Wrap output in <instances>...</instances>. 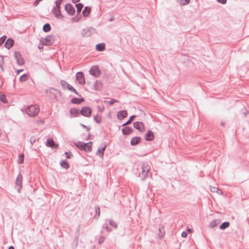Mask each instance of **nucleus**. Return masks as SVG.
<instances>
[{
	"label": "nucleus",
	"instance_id": "57",
	"mask_svg": "<svg viewBox=\"0 0 249 249\" xmlns=\"http://www.w3.org/2000/svg\"><path fill=\"white\" fill-rule=\"evenodd\" d=\"M8 249H15V248L13 246H11L8 248Z\"/></svg>",
	"mask_w": 249,
	"mask_h": 249
},
{
	"label": "nucleus",
	"instance_id": "40",
	"mask_svg": "<svg viewBox=\"0 0 249 249\" xmlns=\"http://www.w3.org/2000/svg\"><path fill=\"white\" fill-rule=\"evenodd\" d=\"M95 212H96V215L95 216L97 215V218H98L100 216V208L98 206H96L95 208Z\"/></svg>",
	"mask_w": 249,
	"mask_h": 249
},
{
	"label": "nucleus",
	"instance_id": "62",
	"mask_svg": "<svg viewBox=\"0 0 249 249\" xmlns=\"http://www.w3.org/2000/svg\"><path fill=\"white\" fill-rule=\"evenodd\" d=\"M38 48H39V49H41L43 48V47L38 46Z\"/></svg>",
	"mask_w": 249,
	"mask_h": 249
},
{
	"label": "nucleus",
	"instance_id": "30",
	"mask_svg": "<svg viewBox=\"0 0 249 249\" xmlns=\"http://www.w3.org/2000/svg\"><path fill=\"white\" fill-rule=\"evenodd\" d=\"M159 237L160 239L162 238L164 234L165 233V231L164 230V227H160L159 228Z\"/></svg>",
	"mask_w": 249,
	"mask_h": 249
},
{
	"label": "nucleus",
	"instance_id": "11",
	"mask_svg": "<svg viewBox=\"0 0 249 249\" xmlns=\"http://www.w3.org/2000/svg\"><path fill=\"white\" fill-rule=\"evenodd\" d=\"M22 176L20 173H19L16 178V185L18 187V193H20V189L22 188Z\"/></svg>",
	"mask_w": 249,
	"mask_h": 249
},
{
	"label": "nucleus",
	"instance_id": "32",
	"mask_svg": "<svg viewBox=\"0 0 249 249\" xmlns=\"http://www.w3.org/2000/svg\"><path fill=\"white\" fill-rule=\"evenodd\" d=\"M83 143H84V142L79 141L78 142H75L74 145L80 150H83V149H84V148H83Z\"/></svg>",
	"mask_w": 249,
	"mask_h": 249
},
{
	"label": "nucleus",
	"instance_id": "10",
	"mask_svg": "<svg viewBox=\"0 0 249 249\" xmlns=\"http://www.w3.org/2000/svg\"><path fill=\"white\" fill-rule=\"evenodd\" d=\"M65 9L68 15L72 16L75 12L74 7L70 3H67L65 5Z\"/></svg>",
	"mask_w": 249,
	"mask_h": 249
},
{
	"label": "nucleus",
	"instance_id": "47",
	"mask_svg": "<svg viewBox=\"0 0 249 249\" xmlns=\"http://www.w3.org/2000/svg\"><path fill=\"white\" fill-rule=\"evenodd\" d=\"M210 190H211V192H216V193H218V191H220V190L218 188L215 187H211Z\"/></svg>",
	"mask_w": 249,
	"mask_h": 249
},
{
	"label": "nucleus",
	"instance_id": "51",
	"mask_svg": "<svg viewBox=\"0 0 249 249\" xmlns=\"http://www.w3.org/2000/svg\"><path fill=\"white\" fill-rule=\"evenodd\" d=\"M103 228H105L107 231H111V229H110L108 226H107V225H103Z\"/></svg>",
	"mask_w": 249,
	"mask_h": 249
},
{
	"label": "nucleus",
	"instance_id": "58",
	"mask_svg": "<svg viewBox=\"0 0 249 249\" xmlns=\"http://www.w3.org/2000/svg\"><path fill=\"white\" fill-rule=\"evenodd\" d=\"M218 194H220L221 195H222L223 194V192L220 190V191H218Z\"/></svg>",
	"mask_w": 249,
	"mask_h": 249
},
{
	"label": "nucleus",
	"instance_id": "63",
	"mask_svg": "<svg viewBox=\"0 0 249 249\" xmlns=\"http://www.w3.org/2000/svg\"><path fill=\"white\" fill-rule=\"evenodd\" d=\"M221 124H222V125H223L224 124L222 123Z\"/></svg>",
	"mask_w": 249,
	"mask_h": 249
},
{
	"label": "nucleus",
	"instance_id": "50",
	"mask_svg": "<svg viewBox=\"0 0 249 249\" xmlns=\"http://www.w3.org/2000/svg\"><path fill=\"white\" fill-rule=\"evenodd\" d=\"M65 154L68 159H71L72 156V154L70 152H65Z\"/></svg>",
	"mask_w": 249,
	"mask_h": 249
},
{
	"label": "nucleus",
	"instance_id": "9",
	"mask_svg": "<svg viewBox=\"0 0 249 249\" xmlns=\"http://www.w3.org/2000/svg\"><path fill=\"white\" fill-rule=\"evenodd\" d=\"M76 79L81 85H83L85 83L84 73L82 71L77 72L76 74Z\"/></svg>",
	"mask_w": 249,
	"mask_h": 249
},
{
	"label": "nucleus",
	"instance_id": "14",
	"mask_svg": "<svg viewBox=\"0 0 249 249\" xmlns=\"http://www.w3.org/2000/svg\"><path fill=\"white\" fill-rule=\"evenodd\" d=\"M127 115V112L125 110H122L118 111L117 114L118 119L122 120L125 118Z\"/></svg>",
	"mask_w": 249,
	"mask_h": 249
},
{
	"label": "nucleus",
	"instance_id": "45",
	"mask_svg": "<svg viewBox=\"0 0 249 249\" xmlns=\"http://www.w3.org/2000/svg\"><path fill=\"white\" fill-rule=\"evenodd\" d=\"M191 0H181L180 1V4L181 5H185L190 3Z\"/></svg>",
	"mask_w": 249,
	"mask_h": 249
},
{
	"label": "nucleus",
	"instance_id": "19",
	"mask_svg": "<svg viewBox=\"0 0 249 249\" xmlns=\"http://www.w3.org/2000/svg\"><path fill=\"white\" fill-rule=\"evenodd\" d=\"M14 41L13 39L9 38L5 42L4 46L7 49H11L14 45Z\"/></svg>",
	"mask_w": 249,
	"mask_h": 249
},
{
	"label": "nucleus",
	"instance_id": "6",
	"mask_svg": "<svg viewBox=\"0 0 249 249\" xmlns=\"http://www.w3.org/2000/svg\"><path fill=\"white\" fill-rule=\"evenodd\" d=\"M15 58L17 64L19 66H22L24 64V60L22 57L20 53L18 52H15L14 53Z\"/></svg>",
	"mask_w": 249,
	"mask_h": 249
},
{
	"label": "nucleus",
	"instance_id": "36",
	"mask_svg": "<svg viewBox=\"0 0 249 249\" xmlns=\"http://www.w3.org/2000/svg\"><path fill=\"white\" fill-rule=\"evenodd\" d=\"M60 165L61 167L65 169H68L69 167V163L65 160H61L60 162Z\"/></svg>",
	"mask_w": 249,
	"mask_h": 249
},
{
	"label": "nucleus",
	"instance_id": "33",
	"mask_svg": "<svg viewBox=\"0 0 249 249\" xmlns=\"http://www.w3.org/2000/svg\"><path fill=\"white\" fill-rule=\"evenodd\" d=\"M136 116L135 115H132L130 117H129V119H128V120H127V121H126L125 123H124V124H123L122 126H124L126 125H128L129 124H130L132 122V121L133 120V119L135 118Z\"/></svg>",
	"mask_w": 249,
	"mask_h": 249
},
{
	"label": "nucleus",
	"instance_id": "37",
	"mask_svg": "<svg viewBox=\"0 0 249 249\" xmlns=\"http://www.w3.org/2000/svg\"><path fill=\"white\" fill-rule=\"evenodd\" d=\"M0 100L3 103H7V100L6 98V96L4 94L0 93Z\"/></svg>",
	"mask_w": 249,
	"mask_h": 249
},
{
	"label": "nucleus",
	"instance_id": "8",
	"mask_svg": "<svg viewBox=\"0 0 249 249\" xmlns=\"http://www.w3.org/2000/svg\"><path fill=\"white\" fill-rule=\"evenodd\" d=\"M89 72L90 74L94 77H98L101 74V71L97 66L91 67Z\"/></svg>",
	"mask_w": 249,
	"mask_h": 249
},
{
	"label": "nucleus",
	"instance_id": "61",
	"mask_svg": "<svg viewBox=\"0 0 249 249\" xmlns=\"http://www.w3.org/2000/svg\"><path fill=\"white\" fill-rule=\"evenodd\" d=\"M86 128L87 129V131H89V127L87 126V127H86Z\"/></svg>",
	"mask_w": 249,
	"mask_h": 249
},
{
	"label": "nucleus",
	"instance_id": "16",
	"mask_svg": "<svg viewBox=\"0 0 249 249\" xmlns=\"http://www.w3.org/2000/svg\"><path fill=\"white\" fill-rule=\"evenodd\" d=\"M46 145L52 148H57L58 144H56L52 138H49L47 140Z\"/></svg>",
	"mask_w": 249,
	"mask_h": 249
},
{
	"label": "nucleus",
	"instance_id": "59",
	"mask_svg": "<svg viewBox=\"0 0 249 249\" xmlns=\"http://www.w3.org/2000/svg\"><path fill=\"white\" fill-rule=\"evenodd\" d=\"M81 125L83 127H84V128H86V127H87V126H86V125H84V124H81Z\"/></svg>",
	"mask_w": 249,
	"mask_h": 249
},
{
	"label": "nucleus",
	"instance_id": "38",
	"mask_svg": "<svg viewBox=\"0 0 249 249\" xmlns=\"http://www.w3.org/2000/svg\"><path fill=\"white\" fill-rule=\"evenodd\" d=\"M28 79V76L26 74H23L19 78V81L21 82L26 81Z\"/></svg>",
	"mask_w": 249,
	"mask_h": 249
},
{
	"label": "nucleus",
	"instance_id": "29",
	"mask_svg": "<svg viewBox=\"0 0 249 249\" xmlns=\"http://www.w3.org/2000/svg\"><path fill=\"white\" fill-rule=\"evenodd\" d=\"M51 30V27L49 23H46L43 26V31L47 33Z\"/></svg>",
	"mask_w": 249,
	"mask_h": 249
},
{
	"label": "nucleus",
	"instance_id": "43",
	"mask_svg": "<svg viewBox=\"0 0 249 249\" xmlns=\"http://www.w3.org/2000/svg\"><path fill=\"white\" fill-rule=\"evenodd\" d=\"M78 238H79V230H77V235L74 238V243L75 245V247L77 246L78 243Z\"/></svg>",
	"mask_w": 249,
	"mask_h": 249
},
{
	"label": "nucleus",
	"instance_id": "3",
	"mask_svg": "<svg viewBox=\"0 0 249 249\" xmlns=\"http://www.w3.org/2000/svg\"><path fill=\"white\" fill-rule=\"evenodd\" d=\"M40 42L43 45H52L54 43V36L53 35L47 36L45 38H41Z\"/></svg>",
	"mask_w": 249,
	"mask_h": 249
},
{
	"label": "nucleus",
	"instance_id": "28",
	"mask_svg": "<svg viewBox=\"0 0 249 249\" xmlns=\"http://www.w3.org/2000/svg\"><path fill=\"white\" fill-rule=\"evenodd\" d=\"M106 148V145H105L102 147L99 148L97 152V155H98L100 156H103Z\"/></svg>",
	"mask_w": 249,
	"mask_h": 249
},
{
	"label": "nucleus",
	"instance_id": "52",
	"mask_svg": "<svg viewBox=\"0 0 249 249\" xmlns=\"http://www.w3.org/2000/svg\"><path fill=\"white\" fill-rule=\"evenodd\" d=\"M217 1L218 2L221 3L223 4H225L227 2V0H217Z\"/></svg>",
	"mask_w": 249,
	"mask_h": 249
},
{
	"label": "nucleus",
	"instance_id": "25",
	"mask_svg": "<svg viewBox=\"0 0 249 249\" xmlns=\"http://www.w3.org/2000/svg\"><path fill=\"white\" fill-rule=\"evenodd\" d=\"M91 8L89 7L86 6L82 11L83 15L84 17H87L90 13Z\"/></svg>",
	"mask_w": 249,
	"mask_h": 249
},
{
	"label": "nucleus",
	"instance_id": "35",
	"mask_svg": "<svg viewBox=\"0 0 249 249\" xmlns=\"http://www.w3.org/2000/svg\"><path fill=\"white\" fill-rule=\"evenodd\" d=\"M94 120L97 124H100L102 121V117L100 115L97 114L93 117Z\"/></svg>",
	"mask_w": 249,
	"mask_h": 249
},
{
	"label": "nucleus",
	"instance_id": "49",
	"mask_svg": "<svg viewBox=\"0 0 249 249\" xmlns=\"http://www.w3.org/2000/svg\"><path fill=\"white\" fill-rule=\"evenodd\" d=\"M36 141V138L35 136L32 137L30 138V142L32 145H33Z\"/></svg>",
	"mask_w": 249,
	"mask_h": 249
},
{
	"label": "nucleus",
	"instance_id": "34",
	"mask_svg": "<svg viewBox=\"0 0 249 249\" xmlns=\"http://www.w3.org/2000/svg\"><path fill=\"white\" fill-rule=\"evenodd\" d=\"M83 6H84L83 4L81 3H77L75 5V7L77 9V13H79L81 12Z\"/></svg>",
	"mask_w": 249,
	"mask_h": 249
},
{
	"label": "nucleus",
	"instance_id": "55",
	"mask_svg": "<svg viewBox=\"0 0 249 249\" xmlns=\"http://www.w3.org/2000/svg\"><path fill=\"white\" fill-rule=\"evenodd\" d=\"M80 0H72V1L73 2V3H77L79 1H80Z\"/></svg>",
	"mask_w": 249,
	"mask_h": 249
},
{
	"label": "nucleus",
	"instance_id": "2",
	"mask_svg": "<svg viewBox=\"0 0 249 249\" xmlns=\"http://www.w3.org/2000/svg\"><path fill=\"white\" fill-rule=\"evenodd\" d=\"M25 111L29 116L34 117L39 112V108L38 106L31 105L27 107Z\"/></svg>",
	"mask_w": 249,
	"mask_h": 249
},
{
	"label": "nucleus",
	"instance_id": "39",
	"mask_svg": "<svg viewBox=\"0 0 249 249\" xmlns=\"http://www.w3.org/2000/svg\"><path fill=\"white\" fill-rule=\"evenodd\" d=\"M24 161V155L23 154H21L18 156V163H22Z\"/></svg>",
	"mask_w": 249,
	"mask_h": 249
},
{
	"label": "nucleus",
	"instance_id": "56",
	"mask_svg": "<svg viewBox=\"0 0 249 249\" xmlns=\"http://www.w3.org/2000/svg\"><path fill=\"white\" fill-rule=\"evenodd\" d=\"M23 70H19L17 71V73L19 74L21 71H22Z\"/></svg>",
	"mask_w": 249,
	"mask_h": 249
},
{
	"label": "nucleus",
	"instance_id": "27",
	"mask_svg": "<svg viewBox=\"0 0 249 249\" xmlns=\"http://www.w3.org/2000/svg\"><path fill=\"white\" fill-rule=\"evenodd\" d=\"M230 225V223L229 222L225 221L222 223L219 226V228L220 230H224L228 228Z\"/></svg>",
	"mask_w": 249,
	"mask_h": 249
},
{
	"label": "nucleus",
	"instance_id": "22",
	"mask_svg": "<svg viewBox=\"0 0 249 249\" xmlns=\"http://www.w3.org/2000/svg\"><path fill=\"white\" fill-rule=\"evenodd\" d=\"M84 101V99L83 98H73L71 100V103L74 104H80L82 102Z\"/></svg>",
	"mask_w": 249,
	"mask_h": 249
},
{
	"label": "nucleus",
	"instance_id": "1",
	"mask_svg": "<svg viewBox=\"0 0 249 249\" xmlns=\"http://www.w3.org/2000/svg\"><path fill=\"white\" fill-rule=\"evenodd\" d=\"M151 169V167L147 162H144L142 165V171L140 173L139 177L141 178L142 180H144L147 178L148 173Z\"/></svg>",
	"mask_w": 249,
	"mask_h": 249
},
{
	"label": "nucleus",
	"instance_id": "7",
	"mask_svg": "<svg viewBox=\"0 0 249 249\" xmlns=\"http://www.w3.org/2000/svg\"><path fill=\"white\" fill-rule=\"evenodd\" d=\"M94 31L95 29L93 28L88 27L82 30L81 35L83 37H87L90 36Z\"/></svg>",
	"mask_w": 249,
	"mask_h": 249
},
{
	"label": "nucleus",
	"instance_id": "4",
	"mask_svg": "<svg viewBox=\"0 0 249 249\" xmlns=\"http://www.w3.org/2000/svg\"><path fill=\"white\" fill-rule=\"evenodd\" d=\"M60 84L61 86L63 87L64 89H68L70 91L74 92L76 95L81 96V95H79L77 91L75 90V89L69 83H68L66 81L64 80H61L60 81Z\"/></svg>",
	"mask_w": 249,
	"mask_h": 249
},
{
	"label": "nucleus",
	"instance_id": "20",
	"mask_svg": "<svg viewBox=\"0 0 249 249\" xmlns=\"http://www.w3.org/2000/svg\"><path fill=\"white\" fill-rule=\"evenodd\" d=\"M141 140V139L139 137H134L131 139L130 144L132 146L136 145L140 142Z\"/></svg>",
	"mask_w": 249,
	"mask_h": 249
},
{
	"label": "nucleus",
	"instance_id": "26",
	"mask_svg": "<svg viewBox=\"0 0 249 249\" xmlns=\"http://www.w3.org/2000/svg\"><path fill=\"white\" fill-rule=\"evenodd\" d=\"M53 12L56 18H63V16L62 15L61 13L60 9L53 10Z\"/></svg>",
	"mask_w": 249,
	"mask_h": 249
},
{
	"label": "nucleus",
	"instance_id": "13",
	"mask_svg": "<svg viewBox=\"0 0 249 249\" xmlns=\"http://www.w3.org/2000/svg\"><path fill=\"white\" fill-rule=\"evenodd\" d=\"M144 138L145 140L147 141H153L155 138L154 133L152 131L149 130L147 133L145 134Z\"/></svg>",
	"mask_w": 249,
	"mask_h": 249
},
{
	"label": "nucleus",
	"instance_id": "48",
	"mask_svg": "<svg viewBox=\"0 0 249 249\" xmlns=\"http://www.w3.org/2000/svg\"><path fill=\"white\" fill-rule=\"evenodd\" d=\"M105 239V238L104 236H101L98 240V243L99 244H101L102 243H103L104 242Z\"/></svg>",
	"mask_w": 249,
	"mask_h": 249
},
{
	"label": "nucleus",
	"instance_id": "53",
	"mask_svg": "<svg viewBox=\"0 0 249 249\" xmlns=\"http://www.w3.org/2000/svg\"><path fill=\"white\" fill-rule=\"evenodd\" d=\"M187 233L184 231H183L182 233H181V236L182 237H186L187 236Z\"/></svg>",
	"mask_w": 249,
	"mask_h": 249
},
{
	"label": "nucleus",
	"instance_id": "24",
	"mask_svg": "<svg viewBox=\"0 0 249 249\" xmlns=\"http://www.w3.org/2000/svg\"><path fill=\"white\" fill-rule=\"evenodd\" d=\"M70 114L73 117L78 116L80 113L79 110L77 108H71L70 110Z\"/></svg>",
	"mask_w": 249,
	"mask_h": 249
},
{
	"label": "nucleus",
	"instance_id": "17",
	"mask_svg": "<svg viewBox=\"0 0 249 249\" xmlns=\"http://www.w3.org/2000/svg\"><path fill=\"white\" fill-rule=\"evenodd\" d=\"M102 87V83L100 81H96L93 85V89L96 91H101Z\"/></svg>",
	"mask_w": 249,
	"mask_h": 249
},
{
	"label": "nucleus",
	"instance_id": "5",
	"mask_svg": "<svg viewBox=\"0 0 249 249\" xmlns=\"http://www.w3.org/2000/svg\"><path fill=\"white\" fill-rule=\"evenodd\" d=\"M80 112L83 116L89 117L91 116L92 109L89 107H84L81 108Z\"/></svg>",
	"mask_w": 249,
	"mask_h": 249
},
{
	"label": "nucleus",
	"instance_id": "31",
	"mask_svg": "<svg viewBox=\"0 0 249 249\" xmlns=\"http://www.w3.org/2000/svg\"><path fill=\"white\" fill-rule=\"evenodd\" d=\"M62 1L63 0H56L55 2V6L53 7V10L60 9Z\"/></svg>",
	"mask_w": 249,
	"mask_h": 249
},
{
	"label": "nucleus",
	"instance_id": "46",
	"mask_svg": "<svg viewBox=\"0 0 249 249\" xmlns=\"http://www.w3.org/2000/svg\"><path fill=\"white\" fill-rule=\"evenodd\" d=\"M6 37H7L5 36H3L0 38V46L3 44V43L5 41Z\"/></svg>",
	"mask_w": 249,
	"mask_h": 249
},
{
	"label": "nucleus",
	"instance_id": "54",
	"mask_svg": "<svg viewBox=\"0 0 249 249\" xmlns=\"http://www.w3.org/2000/svg\"><path fill=\"white\" fill-rule=\"evenodd\" d=\"M98 108H99V111H100V112H102L104 109V108L103 106L102 107L98 106Z\"/></svg>",
	"mask_w": 249,
	"mask_h": 249
},
{
	"label": "nucleus",
	"instance_id": "18",
	"mask_svg": "<svg viewBox=\"0 0 249 249\" xmlns=\"http://www.w3.org/2000/svg\"><path fill=\"white\" fill-rule=\"evenodd\" d=\"M133 129L130 127L126 126V125L124 126L122 128V133L124 135H127L132 132Z\"/></svg>",
	"mask_w": 249,
	"mask_h": 249
},
{
	"label": "nucleus",
	"instance_id": "44",
	"mask_svg": "<svg viewBox=\"0 0 249 249\" xmlns=\"http://www.w3.org/2000/svg\"><path fill=\"white\" fill-rule=\"evenodd\" d=\"M105 103H108L110 105H113V104H114L115 103H116V102H118V100H115L114 99H112L110 101H105Z\"/></svg>",
	"mask_w": 249,
	"mask_h": 249
},
{
	"label": "nucleus",
	"instance_id": "15",
	"mask_svg": "<svg viewBox=\"0 0 249 249\" xmlns=\"http://www.w3.org/2000/svg\"><path fill=\"white\" fill-rule=\"evenodd\" d=\"M92 142H91L87 143L84 142V143H83V148L84 149H83V150L86 152H89L92 150Z\"/></svg>",
	"mask_w": 249,
	"mask_h": 249
},
{
	"label": "nucleus",
	"instance_id": "23",
	"mask_svg": "<svg viewBox=\"0 0 249 249\" xmlns=\"http://www.w3.org/2000/svg\"><path fill=\"white\" fill-rule=\"evenodd\" d=\"M95 49L99 52H103L105 50V44L104 43L97 44L95 46Z\"/></svg>",
	"mask_w": 249,
	"mask_h": 249
},
{
	"label": "nucleus",
	"instance_id": "41",
	"mask_svg": "<svg viewBox=\"0 0 249 249\" xmlns=\"http://www.w3.org/2000/svg\"><path fill=\"white\" fill-rule=\"evenodd\" d=\"M4 56L2 55H0V67L1 70L3 71V65L4 64Z\"/></svg>",
	"mask_w": 249,
	"mask_h": 249
},
{
	"label": "nucleus",
	"instance_id": "12",
	"mask_svg": "<svg viewBox=\"0 0 249 249\" xmlns=\"http://www.w3.org/2000/svg\"><path fill=\"white\" fill-rule=\"evenodd\" d=\"M134 127L140 132H142L144 129L143 124L141 122H136L133 123Z\"/></svg>",
	"mask_w": 249,
	"mask_h": 249
},
{
	"label": "nucleus",
	"instance_id": "60",
	"mask_svg": "<svg viewBox=\"0 0 249 249\" xmlns=\"http://www.w3.org/2000/svg\"><path fill=\"white\" fill-rule=\"evenodd\" d=\"M114 20V18H111L110 19H109V21H112Z\"/></svg>",
	"mask_w": 249,
	"mask_h": 249
},
{
	"label": "nucleus",
	"instance_id": "21",
	"mask_svg": "<svg viewBox=\"0 0 249 249\" xmlns=\"http://www.w3.org/2000/svg\"><path fill=\"white\" fill-rule=\"evenodd\" d=\"M221 222V220L219 219H214L212 221L209 225V227L211 229H213L217 225H218Z\"/></svg>",
	"mask_w": 249,
	"mask_h": 249
},
{
	"label": "nucleus",
	"instance_id": "42",
	"mask_svg": "<svg viewBox=\"0 0 249 249\" xmlns=\"http://www.w3.org/2000/svg\"><path fill=\"white\" fill-rule=\"evenodd\" d=\"M109 224L110 226L114 227L115 229L117 228V224H116V223L112 220H109Z\"/></svg>",
	"mask_w": 249,
	"mask_h": 249
}]
</instances>
